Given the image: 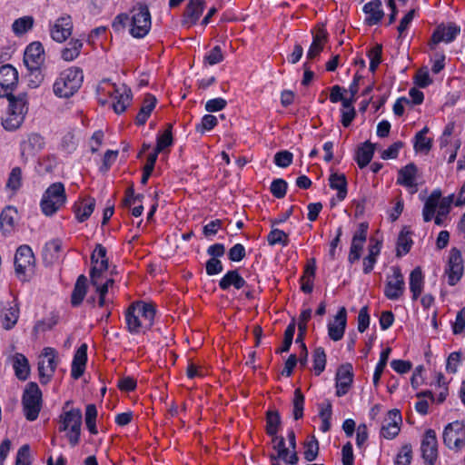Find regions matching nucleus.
I'll use <instances>...</instances> for the list:
<instances>
[{
	"label": "nucleus",
	"instance_id": "20",
	"mask_svg": "<svg viewBox=\"0 0 465 465\" xmlns=\"http://www.w3.org/2000/svg\"><path fill=\"white\" fill-rule=\"evenodd\" d=\"M335 380L336 395L341 397L347 394L353 381L352 365L346 363L339 367Z\"/></svg>",
	"mask_w": 465,
	"mask_h": 465
},
{
	"label": "nucleus",
	"instance_id": "17",
	"mask_svg": "<svg viewBox=\"0 0 465 465\" xmlns=\"http://www.w3.org/2000/svg\"><path fill=\"white\" fill-rule=\"evenodd\" d=\"M18 81V73L11 64L0 67V97H11Z\"/></svg>",
	"mask_w": 465,
	"mask_h": 465
},
{
	"label": "nucleus",
	"instance_id": "12",
	"mask_svg": "<svg viewBox=\"0 0 465 465\" xmlns=\"http://www.w3.org/2000/svg\"><path fill=\"white\" fill-rule=\"evenodd\" d=\"M392 274L387 277L384 295L391 301L399 300L405 291V282L401 271L399 267L391 268Z\"/></svg>",
	"mask_w": 465,
	"mask_h": 465
},
{
	"label": "nucleus",
	"instance_id": "50",
	"mask_svg": "<svg viewBox=\"0 0 465 465\" xmlns=\"http://www.w3.org/2000/svg\"><path fill=\"white\" fill-rule=\"evenodd\" d=\"M267 241L271 246L281 244L285 247L289 244V236L280 229H273L267 235Z\"/></svg>",
	"mask_w": 465,
	"mask_h": 465
},
{
	"label": "nucleus",
	"instance_id": "14",
	"mask_svg": "<svg viewBox=\"0 0 465 465\" xmlns=\"http://www.w3.org/2000/svg\"><path fill=\"white\" fill-rule=\"evenodd\" d=\"M45 147L44 137L38 134H29L20 142L21 157L27 162L36 156Z\"/></svg>",
	"mask_w": 465,
	"mask_h": 465
},
{
	"label": "nucleus",
	"instance_id": "45",
	"mask_svg": "<svg viewBox=\"0 0 465 465\" xmlns=\"http://www.w3.org/2000/svg\"><path fill=\"white\" fill-rule=\"evenodd\" d=\"M281 426V417L277 411H268L266 414V432L269 436L277 434Z\"/></svg>",
	"mask_w": 465,
	"mask_h": 465
},
{
	"label": "nucleus",
	"instance_id": "11",
	"mask_svg": "<svg viewBox=\"0 0 465 465\" xmlns=\"http://www.w3.org/2000/svg\"><path fill=\"white\" fill-rule=\"evenodd\" d=\"M58 364L56 351L54 348L46 347L44 349L38 362V371L40 382L48 383Z\"/></svg>",
	"mask_w": 465,
	"mask_h": 465
},
{
	"label": "nucleus",
	"instance_id": "57",
	"mask_svg": "<svg viewBox=\"0 0 465 465\" xmlns=\"http://www.w3.org/2000/svg\"><path fill=\"white\" fill-rule=\"evenodd\" d=\"M287 187V183L283 179L278 178L272 182L270 191L274 197L282 199L286 194Z\"/></svg>",
	"mask_w": 465,
	"mask_h": 465
},
{
	"label": "nucleus",
	"instance_id": "47",
	"mask_svg": "<svg viewBox=\"0 0 465 465\" xmlns=\"http://www.w3.org/2000/svg\"><path fill=\"white\" fill-rule=\"evenodd\" d=\"M326 35L323 31L318 33L312 40V43L307 52L308 59L316 58L323 49V42L325 41Z\"/></svg>",
	"mask_w": 465,
	"mask_h": 465
},
{
	"label": "nucleus",
	"instance_id": "42",
	"mask_svg": "<svg viewBox=\"0 0 465 465\" xmlns=\"http://www.w3.org/2000/svg\"><path fill=\"white\" fill-rule=\"evenodd\" d=\"M34 23L35 20L30 15L19 17L12 25L13 32L15 35H22L33 28Z\"/></svg>",
	"mask_w": 465,
	"mask_h": 465
},
{
	"label": "nucleus",
	"instance_id": "16",
	"mask_svg": "<svg viewBox=\"0 0 465 465\" xmlns=\"http://www.w3.org/2000/svg\"><path fill=\"white\" fill-rule=\"evenodd\" d=\"M45 62V49L40 42L27 45L24 54V63L30 72H36Z\"/></svg>",
	"mask_w": 465,
	"mask_h": 465
},
{
	"label": "nucleus",
	"instance_id": "46",
	"mask_svg": "<svg viewBox=\"0 0 465 465\" xmlns=\"http://www.w3.org/2000/svg\"><path fill=\"white\" fill-rule=\"evenodd\" d=\"M429 132L428 127L422 128L415 135L414 149L417 152L428 153L431 148V139L426 137V134Z\"/></svg>",
	"mask_w": 465,
	"mask_h": 465
},
{
	"label": "nucleus",
	"instance_id": "63",
	"mask_svg": "<svg viewBox=\"0 0 465 465\" xmlns=\"http://www.w3.org/2000/svg\"><path fill=\"white\" fill-rule=\"evenodd\" d=\"M292 162V153L289 151H281L274 155V163L282 168L288 167Z\"/></svg>",
	"mask_w": 465,
	"mask_h": 465
},
{
	"label": "nucleus",
	"instance_id": "29",
	"mask_svg": "<svg viewBox=\"0 0 465 465\" xmlns=\"http://www.w3.org/2000/svg\"><path fill=\"white\" fill-rule=\"evenodd\" d=\"M19 307L16 302L4 306L0 312V322L5 330H11L19 318Z\"/></svg>",
	"mask_w": 465,
	"mask_h": 465
},
{
	"label": "nucleus",
	"instance_id": "32",
	"mask_svg": "<svg viewBox=\"0 0 465 465\" xmlns=\"http://www.w3.org/2000/svg\"><path fill=\"white\" fill-rule=\"evenodd\" d=\"M10 360L17 379L25 381L30 373L29 362L26 357L17 352L14 354Z\"/></svg>",
	"mask_w": 465,
	"mask_h": 465
},
{
	"label": "nucleus",
	"instance_id": "34",
	"mask_svg": "<svg viewBox=\"0 0 465 465\" xmlns=\"http://www.w3.org/2000/svg\"><path fill=\"white\" fill-rule=\"evenodd\" d=\"M156 104L157 100L153 95L147 94L145 96L143 104L135 118L137 125H143L146 123Z\"/></svg>",
	"mask_w": 465,
	"mask_h": 465
},
{
	"label": "nucleus",
	"instance_id": "18",
	"mask_svg": "<svg viewBox=\"0 0 465 465\" xmlns=\"http://www.w3.org/2000/svg\"><path fill=\"white\" fill-rule=\"evenodd\" d=\"M460 26L450 24L448 26H438L433 32L429 46L430 50H435L438 44L445 42L451 43L460 34Z\"/></svg>",
	"mask_w": 465,
	"mask_h": 465
},
{
	"label": "nucleus",
	"instance_id": "15",
	"mask_svg": "<svg viewBox=\"0 0 465 465\" xmlns=\"http://www.w3.org/2000/svg\"><path fill=\"white\" fill-rule=\"evenodd\" d=\"M420 450L425 464L434 465L438 458V440L434 430H426L421 440Z\"/></svg>",
	"mask_w": 465,
	"mask_h": 465
},
{
	"label": "nucleus",
	"instance_id": "19",
	"mask_svg": "<svg viewBox=\"0 0 465 465\" xmlns=\"http://www.w3.org/2000/svg\"><path fill=\"white\" fill-rule=\"evenodd\" d=\"M106 248L102 244H97L91 255L92 268L90 278L101 277L102 273L108 269V259L106 257Z\"/></svg>",
	"mask_w": 465,
	"mask_h": 465
},
{
	"label": "nucleus",
	"instance_id": "9",
	"mask_svg": "<svg viewBox=\"0 0 465 465\" xmlns=\"http://www.w3.org/2000/svg\"><path fill=\"white\" fill-rule=\"evenodd\" d=\"M442 439L450 450H461L465 447V422L454 420L448 423L443 430Z\"/></svg>",
	"mask_w": 465,
	"mask_h": 465
},
{
	"label": "nucleus",
	"instance_id": "55",
	"mask_svg": "<svg viewBox=\"0 0 465 465\" xmlns=\"http://www.w3.org/2000/svg\"><path fill=\"white\" fill-rule=\"evenodd\" d=\"M412 459V448L411 444L401 447L395 459V465H410Z\"/></svg>",
	"mask_w": 465,
	"mask_h": 465
},
{
	"label": "nucleus",
	"instance_id": "28",
	"mask_svg": "<svg viewBox=\"0 0 465 465\" xmlns=\"http://www.w3.org/2000/svg\"><path fill=\"white\" fill-rule=\"evenodd\" d=\"M381 0H372L364 5L362 10L366 15L365 23L368 25H375L381 22L384 16Z\"/></svg>",
	"mask_w": 465,
	"mask_h": 465
},
{
	"label": "nucleus",
	"instance_id": "10",
	"mask_svg": "<svg viewBox=\"0 0 465 465\" xmlns=\"http://www.w3.org/2000/svg\"><path fill=\"white\" fill-rule=\"evenodd\" d=\"M35 255L30 246L24 244L17 248L15 254V271L16 276L25 281L26 273L35 267Z\"/></svg>",
	"mask_w": 465,
	"mask_h": 465
},
{
	"label": "nucleus",
	"instance_id": "35",
	"mask_svg": "<svg viewBox=\"0 0 465 465\" xmlns=\"http://www.w3.org/2000/svg\"><path fill=\"white\" fill-rule=\"evenodd\" d=\"M375 147L371 142H365L356 153V162L360 168L366 167L371 161Z\"/></svg>",
	"mask_w": 465,
	"mask_h": 465
},
{
	"label": "nucleus",
	"instance_id": "59",
	"mask_svg": "<svg viewBox=\"0 0 465 465\" xmlns=\"http://www.w3.org/2000/svg\"><path fill=\"white\" fill-rule=\"evenodd\" d=\"M157 157L158 156L153 153L147 156L146 163L143 167V175H142V179H141V183L143 184H145L147 183L149 177L151 176V174L154 169V165H155Z\"/></svg>",
	"mask_w": 465,
	"mask_h": 465
},
{
	"label": "nucleus",
	"instance_id": "39",
	"mask_svg": "<svg viewBox=\"0 0 465 465\" xmlns=\"http://www.w3.org/2000/svg\"><path fill=\"white\" fill-rule=\"evenodd\" d=\"M62 251V241L60 239H53L47 242L44 247L43 257L48 262H54L60 257Z\"/></svg>",
	"mask_w": 465,
	"mask_h": 465
},
{
	"label": "nucleus",
	"instance_id": "31",
	"mask_svg": "<svg viewBox=\"0 0 465 465\" xmlns=\"http://www.w3.org/2000/svg\"><path fill=\"white\" fill-rule=\"evenodd\" d=\"M417 166L413 163H408L402 167L398 173L397 183L407 188H417Z\"/></svg>",
	"mask_w": 465,
	"mask_h": 465
},
{
	"label": "nucleus",
	"instance_id": "58",
	"mask_svg": "<svg viewBox=\"0 0 465 465\" xmlns=\"http://www.w3.org/2000/svg\"><path fill=\"white\" fill-rule=\"evenodd\" d=\"M305 450L303 452L304 459L307 461H313L316 460L319 453V442L313 437L311 440L307 441L304 445Z\"/></svg>",
	"mask_w": 465,
	"mask_h": 465
},
{
	"label": "nucleus",
	"instance_id": "4",
	"mask_svg": "<svg viewBox=\"0 0 465 465\" xmlns=\"http://www.w3.org/2000/svg\"><path fill=\"white\" fill-rule=\"evenodd\" d=\"M9 105L6 116L3 119V127L7 131L18 129L25 121L28 112L27 96L25 94L8 98Z\"/></svg>",
	"mask_w": 465,
	"mask_h": 465
},
{
	"label": "nucleus",
	"instance_id": "24",
	"mask_svg": "<svg viewBox=\"0 0 465 465\" xmlns=\"http://www.w3.org/2000/svg\"><path fill=\"white\" fill-rule=\"evenodd\" d=\"M271 437L272 438V448L277 451L274 453V456L282 457V460L287 464L295 465L299 460L297 452L291 451L290 453L289 449L285 447V440L283 437L277 436V434Z\"/></svg>",
	"mask_w": 465,
	"mask_h": 465
},
{
	"label": "nucleus",
	"instance_id": "61",
	"mask_svg": "<svg viewBox=\"0 0 465 465\" xmlns=\"http://www.w3.org/2000/svg\"><path fill=\"white\" fill-rule=\"evenodd\" d=\"M365 242H359L351 240L350 252L348 255V262L350 264H353L360 260L361 256V251Z\"/></svg>",
	"mask_w": 465,
	"mask_h": 465
},
{
	"label": "nucleus",
	"instance_id": "25",
	"mask_svg": "<svg viewBox=\"0 0 465 465\" xmlns=\"http://www.w3.org/2000/svg\"><path fill=\"white\" fill-rule=\"evenodd\" d=\"M388 416L389 420H385V423L381 426V436L387 440H392L400 432L399 423L401 422V416L397 410L390 411Z\"/></svg>",
	"mask_w": 465,
	"mask_h": 465
},
{
	"label": "nucleus",
	"instance_id": "38",
	"mask_svg": "<svg viewBox=\"0 0 465 465\" xmlns=\"http://www.w3.org/2000/svg\"><path fill=\"white\" fill-rule=\"evenodd\" d=\"M319 417L322 420L320 430L322 432H327L331 430V419L332 415V405L329 400H324L318 404Z\"/></svg>",
	"mask_w": 465,
	"mask_h": 465
},
{
	"label": "nucleus",
	"instance_id": "51",
	"mask_svg": "<svg viewBox=\"0 0 465 465\" xmlns=\"http://www.w3.org/2000/svg\"><path fill=\"white\" fill-rule=\"evenodd\" d=\"M304 410V396L302 393L300 389H296L294 391V398H293V418L294 420H299L303 416Z\"/></svg>",
	"mask_w": 465,
	"mask_h": 465
},
{
	"label": "nucleus",
	"instance_id": "56",
	"mask_svg": "<svg viewBox=\"0 0 465 465\" xmlns=\"http://www.w3.org/2000/svg\"><path fill=\"white\" fill-rule=\"evenodd\" d=\"M381 52L382 46L381 45H376L368 53V57L370 59V71L372 73L376 71L378 65L381 62Z\"/></svg>",
	"mask_w": 465,
	"mask_h": 465
},
{
	"label": "nucleus",
	"instance_id": "36",
	"mask_svg": "<svg viewBox=\"0 0 465 465\" xmlns=\"http://www.w3.org/2000/svg\"><path fill=\"white\" fill-rule=\"evenodd\" d=\"M330 187L337 190V198L343 201L347 195V180L342 173H331L329 178Z\"/></svg>",
	"mask_w": 465,
	"mask_h": 465
},
{
	"label": "nucleus",
	"instance_id": "43",
	"mask_svg": "<svg viewBox=\"0 0 465 465\" xmlns=\"http://www.w3.org/2000/svg\"><path fill=\"white\" fill-rule=\"evenodd\" d=\"M412 245V240L411 238V232L403 229L398 237L397 241V256L401 257L405 254H407Z\"/></svg>",
	"mask_w": 465,
	"mask_h": 465
},
{
	"label": "nucleus",
	"instance_id": "54",
	"mask_svg": "<svg viewBox=\"0 0 465 465\" xmlns=\"http://www.w3.org/2000/svg\"><path fill=\"white\" fill-rule=\"evenodd\" d=\"M342 108L341 109V124L344 127H349L356 116V111L354 106H351L350 103L343 102Z\"/></svg>",
	"mask_w": 465,
	"mask_h": 465
},
{
	"label": "nucleus",
	"instance_id": "62",
	"mask_svg": "<svg viewBox=\"0 0 465 465\" xmlns=\"http://www.w3.org/2000/svg\"><path fill=\"white\" fill-rule=\"evenodd\" d=\"M245 255V247L242 243L234 244L228 252L229 260L235 262H241Z\"/></svg>",
	"mask_w": 465,
	"mask_h": 465
},
{
	"label": "nucleus",
	"instance_id": "30",
	"mask_svg": "<svg viewBox=\"0 0 465 465\" xmlns=\"http://www.w3.org/2000/svg\"><path fill=\"white\" fill-rule=\"evenodd\" d=\"M424 275L420 267L414 268L409 277V286L412 301H417L424 289Z\"/></svg>",
	"mask_w": 465,
	"mask_h": 465
},
{
	"label": "nucleus",
	"instance_id": "23",
	"mask_svg": "<svg viewBox=\"0 0 465 465\" xmlns=\"http://www.w3.org/2000/svg\"><path fill=\"white\" fill-rule=\"evenodd\" d=\"M204 5L205 0H190L182 20L183 25L186 27L194 25L203 15Z\"/></svg>",
	"mask_w": 465,
	"mask_h": 465
},
{
	"label": "nucleus",
	"instance_id": "64",
	"mask_svg": "<svg viewBox=\"0 0 465 465\" xmlns=\"http://www.w3.org/2000/svg\"><path fill=\"white\" fill-rule=\"evenodd\" d=\"M15 465H31L29 445L25 444L18 450Z\"/></svg>",
	"mask_w": 465,
	"mask_h": 465
},
{
	"label": "nucleus",
	"instance_id": "40",
	"mask_svg": "<svg viewBox=\"0 0 465 465\" xmlns=\"http://www.w3.org/2000/svg\"><path fill=\"white\" fill-rule=\"evenodd\" d=\"M17 217V212L15 208L8 206L5 208L0 214V228L4 233L10 232Z\"/></svg>",
	"mask_w": 465,
	"mask_h": 465
},
{
	"label": "nucleus",
	"instance_id": "3",
	"mask_svg": "<svg viewBox=\"0 0 465 465\" xmlns=\"http://www.w3.org/2000/svg\"><path fill=\"white\" fill-rule=\"evenodd\" d=\"M101 92H105L113 98L112 107L118 114L124 113L133 100V94L130 87L124 84H116L111 83L109 79L103 80L98 85V94H100Z\"/></svg>",
	"mask_w": 465,
	"mask_h": 465
},
{
	"label": "nucleus",
	"instance_id": "49",
	"mask_svg": "<svg viewBox=\"0 0 465 465\" xmlns=\"http://www.w3.org/2000/svg\"><path fill=\"white\" fill-rule=\"evenodd\" d=\"M172 125L170 124L168 129H166L163 134L157 135L156 147L153 153H155L158 156L159 153H161L166 147L172 145Z\"/></svg>",
	"mask_w": 465,
	"mask_h": 465
},
{
	"label": "nucleus",
	"instance_id": "13",
	"mask_svg": "<svg viewBox=\"0 0 465 465\" xmlns=\"http://www.w3.org/2000/svg\"><path fill=\"white\" fill-rule=\"evenodd\" d=\"M463 260L461 252L457 248H452L450 252L448 264L445 268V274L448 277V283L454 286L463 275Z\"/></svg>",
	"mask_w": 465,
	"mask_h": 465
},
{
	"label": "nucleus",
	"instance_id": "27",
	"mask_svg": "<svg viewBox=\"0 0 465 465\" xmlns=\"http://www.w3.org/2000/svg\"><path fill=\"white\" fill-rule=\"evenodd\" d=\"M245 286H248V284L238 270L228 271L219 281V288L223 291H229L232 287L235 290H241Z\"/></svg>",
	"mask_w": 465,
	"mask_h": 465
},
{
	"label": "nucleus",
	"instance_id": "48",
	"mask_svg": "<svg viewBox=\"0 0 465 465\" xmlns=\"http://www.w3.org/2000/svg\"><path fill=\"white\" fill-rule=\"evenodd\" d=\"M313 370L315 375L319 376L326 366V353L322 347H317L313 351Z\"/></svg>",
	"mask_w": 465,
	"mask_h": 465
},
{
	"label": "nucleus",
	"instance_id": "1",
	"mask_svg": "<svg viewBox=\"0 0 465 465\" xmlns=\"http://www.w3.org/2000/svg\"><path fill=\"white\" fill-rule=\"evenodd\" d=\"M155 308L153 303L143 301L132 303L125 312L127 330L132 334L145 332L154 322Z\"/></svg>",
	"mask_w": 465,
	"mask_h": 465
},
{
	"label": "nucleus",
	"instance_id": "6",
	"mask_svg": "<svg viewBox=\"0 0 465 465\" xmlns=\"http://www.w3.org/2000/svg\"><path fill=\"white\" fill-rule=\"evenodd\" d=\"M22 405L25 418L35 420L42 408V391L37 383L29 382L23 393Z\"/></svg>",
	"mask_w": 465,
	"mask_h": 465
},
{
	"label": "nucleus",
	"instance_id": "8",
	"mask_svg": "<svg viewBox=\"0 0 465 465\" xmlns=\"http://www.w3.org/2000/svg\"><path fill=\"white\" fill-rule=\"evenodd\" d=\"M60 430L66 431V437L74 447L78 444L81 433L82 413L78 409H72L61 415Z\"/></svg>",
	"mask_w": 465,
	"mask_h": 465
},
{
	"label": "nucleus",
	"instance_id": "7",
	"mask_svg": "<svg viewBox=\"0 0 465 465\" xmlns=\"http://www.w3.org/2000/svg\"><path fill=\"white\" fill-rule=\"evenodd\" d=\"M130 20V34L135 38H143L149 33L152 25L151 14L148 6L139 4L132 10Z\"/></svg>",
	"mask_w": 465,
	"mask_h": 465
},
{
	"label": "nucleus",
	"instance_id": "22",
	"mask_svg": "<svg viewBox=\"0 0 465 465\" xmlns=\"http://www.w3.org/2000/svg\"><path fill=\"white\" fill-rule=\"evenodd\" d=\"M347 325V311L341 307L336 313L334 320L328 323V335L333 341L342 339Z\"/></svg>",
	"mask_w": 465,
	"mask_h": 465
},
{
	"label": "nucleus",
	"instance_id": "41",
	"mask_svg": "<svg viewBox=\"0 0 465 465\" xmlns=\"http://www.w3.org/2000/svg\"><path fill=\"white\" fill-rule=\"evenodd\" d=\"M82 47L83 43L80 40H71L62 50L61 57L67 62L73 61L79 56Z\"/></svg>",
	"mask_w": 465,
	"mask_h": 465
},
{
	"label": "nucleus",
	"instance_id": "26",
	"mask_svg": "<svg viewBox=\"0 0 465 465\" xmlns=\"http://www.w3.org/2000/svg\"><path fill=\"white\" fill-rule=\"evenodd\" d=\"M87 362V345L83 343L75 351L71 366V376L78 380L84 372Z\"/></svg>",
	"mask_w": 465,
	"mask_h": 465
},
{
	"label": "nucleus",
	"instance_id": "33",
	"mask_svg": "<svg viewBox=\"0 0 465 465\" xmlns=\"http://www.w3.org/2000/svg\"><path fill=\"white\" fill-rule=\"evenodd\" d=\"M95 207V200L94 198L84 199L74 205L75 218L79 223L86 221L93 213Z\"/></svg>",
	"mask_w": 465,
	"mask_h": 465
},
{
	"label": "nucleus",
	"instance_id": "21",
	"mask_svg": "<svg viewBox=\"0 0 465 465\" xmlns=\"http://www.w3.org/2000/svg\"><path fill=\"white\" fill-rule=\"evenodd\" d=\"M73 31V21L70 16H62L54 21L50 27V35L57 43L64 42Z\"/></svg>",
	"mask_w": 465,
	"mask_h": 465
},
{
	"label": "nucleus",
	"instance_id": "2",
	"mask_svg": "<svg viewBox=\"0 0 465 465\" xmlns=\"http://www.w3.org/2000/svg\"><path fill=\"white\" fill-rule=\"evenodd\" d=\"M84 81L83 71L72 66L63 70L53 84L54 94L60 98L73 96L81 87Z\"/></svg>",
	"mask_w": 465,
	"mask_h": 465
},
{
	"label": "nucleus",
	"instance_id": "44",
	"mask_svg": "<svg viewBox=\"0 0 465 465\" xmlns=\"http://www.w3.org/2000/svg\"><path fill=\"white\" fill-rule=\"evenodd\" d=\"M452 202L453 195H449L441 199L440 205L437 207L438 211L434 218L435 224L439 226L443 224V220L449 214Z\"/></svg>",
	"mask_w": 465,
	"mask_h": 465
},
{
	"label": "nucleus",
	"instance_id": "37",
	"mask_svg": "<svg viewBox=\"0 0 465 465\" xmlns=\"http://www.w3.org/2000/svg\"><path fill=\"white\" fill-rule=\"evenodd\" d=\"M87 292V278L84 275H80L74 284V288L72 292L71 302L73 306H79Z\"/></svg>",
	"mask_w": 465,
	"mask_h": 465
},
{
	"label": "nucleus",
	"instance_id": "5",
	"mask_svg": "<svg viewBox=\"0 0 465 465\" xmlns=\"http://www.w3.org/2000/svg\"><path fill=\"white\" fill-rule=\"evenodd\" d=\"M65 202L64 185L60 182H56L45 191L40 202V207L44 214L52 216L65 204Z\"/></svg>",
	"mask_w": 465,
	"mask_h": 465
},
{
	"label": "nucleus",
	"instance_id": "53",
	"mask_svg": "<svg viewBox=\"0 0 465 465\" xmlns=\"http://www.w3.org/2000/svg\"><path fill=\"white\" fill-rule=\"evenodd\" d=\"M224 59L222 48L220 45H215L204 55V63L208 65H215Z\"/></svg>",
	"mask_w": 465,
	"mask_h": 465
},
{
	"label": "nucleus",
	"instance_id": "60",
	"mask_svg": "<svg viewBox=\"0 0 465 465\" xmlns=\"http://www.w3.org/2000/svg\"><path fill=\"white\" fill-rule=\"evenodd\" d=\"M461 361V353L460 351L451 352L446 361V371L449 373H456Z\"/></svg>",
	"mask_w": 465,
	"mask_h": 465
},
{
	"label": "nucleus",
	"instance_id": "52",
	"mask_svg": "<svg viewBox=\"0 0 465 465\" xmlns=\"http://www.w3.org/2000/svg\"><path fill=\"white\" fill-rule=\"evenodd\" d=\"M218 124V120L214 115L205 114L203 116L201 122L196 124L195 130L197 133L204 134L207 131L213 129Z\"/></svg>",
	"mask_w": 465,
	"mask_h": 465
}]
</instances>
